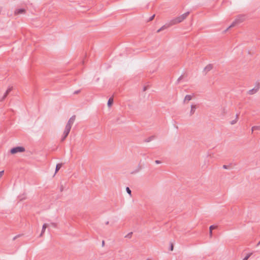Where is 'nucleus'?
Segmentation results:
<instances>
[{
  "label": "nucleus",
  "mask_w": 260,
  "mask_h": 260,
  "mask_svg": "<svg viewBox=\"0 0 260 260\" xmlns=\"http://www.w3.org/2000/svg\"><path fill=\"white\" fill-rule=\"evenodd\" d=\"M245 19V16L244 15H239L237 16L235 20L233 22V23L229 26L228 28L226 30H225V32H226L229 28L233 27L236 25L241 23L243 22Z\"/></svg>",
  "instance_id": "1"
},
{
  "label": "nucleus",
  "mask_w": 260,
  "mask_h": 260,
  "mask_svg": "<svg viewBox=\"0 0 260 260\" xmlns=\"http://www.w3.org/2000/svg\"><path fill=\"white\" fill-rule=\"evenodd\" d=\"M179 22H178V20H177V17L171 20L168 24L167 25H164V26H162V27H161L159 29H158L157 30V32H159L160 31L167 28L168 27H169V26H172V25H175L177 23H179Z\"/></svg>",
  "instance_id": "2"
},
{
  "label": "nucleus",
  "mask_w": 260,
  "mask_h": 260,
  "mask_svg": "<svg viewBox=\"0 0 260 260\" xmlns=\"http://www.w3.org/2000/svg\"><path fill=\"white\" fill-rule=\"evenodd\" d=\"M25 151V148L22 146H17L16 147L12 148L10 150V152L12 154H15L18 152H23Z\"/></svg>",
  "instance_id": "3"
},
{
  "label": "nucleus",
  "mask_w": 260,
  "mask_h": 260,
  "mask_svg": "<svg viewBox=\"0 0 260 260\" xmlns=\"http://www.w3.org/2000/svg\"><path fill=\"white\" fill-rule=\"evenodd\" d=\"M75 118H76L75 115L72 116L70 118V119L69 120V121L66 126V127H65L66 129H68L69 131L71 130L72 126L75 121Z\"/></svg>",
  "instance_id": "4"
},
{
  "label": "nucleus",
  "mask_w": 260,
  "mask_h": 260,
  "mask_svg": "<svg viewBox=\"0 0 260 260\" xmlns=\"http://www.w3.org/2000/svg\"><path fill=\"white\" fill-rule=\"evenodd\" d=\"M259 88H260V84L259 83H258L256 84V85L253 88L249 90L248 93L250 95L253 94L258 91Z\"/></svg>",
  "instance_id": "5"
},
{
  "label": "nucleus",
  "mask_w": 260,
  "mask_h": 260,
  "mask_svg": "<svg viewBox=\"0 0 260 260\" xmlns=\"http://www.w3.org/2000/svg\"><path fill=\"white\" fill-rule=\"evenodd\" d=\"M189 12H187L185 13L184 14L177 17V18L178 20V22L180 23L182 21H183L184 19H185L186 18V17L189 15Z\"/></svg>",
  "instance_id": "6"
},
{
  "label": "nucleus",
  "mask_w": 260,
  "mask_h": 260,
  "mask_svg": "<svg viewBox=\"0 0 260 260\" xmlns=\"http://www.w3.org/2000/svg\"><path fill=\"white\" fill-rule=\"evenodd\" d=\"M70 132V131L67 129L66 128L64 129V131L63 133V136L62 137V138L61 139V141H63L66 139V138L68 136Z\"/></svg>",
  "instance_id": "7"
},
{
  "label": "nucleus",
  "mask_w": 260,
  "mask_h": 260,
  "mask_svg": "<svg viewBox=\"0 0 260 260\" xmlns=\"http://www.w3.org/2000/svg\"><path fill=\"white\" fill-rule=\"evenodd\" d=\"M213 69V65L211 64H208L204 69V72L206 75L207 72L211 71Z\"/></svg>",
  "instance_id": "8"
},
{
  "label": "nucleus",
  "mask_w": 260,
  "mask_h": 260,
  "mask_svg": "<svg viewBox=\"0 0 260 260\" xmlns=\"http://www.w3.org/2000/svg\"><path fill=\"white\" fill-rule=\"evenodd\" d=\"M12 87H10L8 88V89L6 90V92L3 96L2 101L4 100L7 96L8 94L12 91Z\"/></svg>",
  "instance_id": "9"
},
{
  "label": "nucleus",
  "mask_w": 260,
  "mask_h": 260,
  "mask_svg": "<svg viewBox=\"0 0 260 260\" xmlns=\"http://www.w3.org/2000/svg\"><path fill=\"white\" fill-rule=\"evenodd\" d=\"M48 226H49V224H48V223H44L43 225L42 232H41V234L40 235V237L42 236L43 233L45 232L46 228L47 227H48Z\"/></svg>",
  "instance_id": "10"
},
{
  "label": "nucleus",
  "mask_w": 260,
  "mask_h": 260,
  "mask_svg": "<svg viewBox=\"0 0 260 260\" xmlns=\"http://www.w3.org/2000/svg\"><path fill=\"white\" fill-rule=\"evenodd\" d=\"M196 109H197V107L196 105H191V110L190 111V116L192 115L194 113Z\"/></svg>",
  "instance_id": "11"
},
{
  "label": "nucleus",
  "mask_w": 260,
  "mask_h": 260,
  "mask_svg": "<svg viewBox=\"0 0 260 260\" xmlns=\"http://www.w3.org/2000/svg\"><path fill=\"white\" fill-rule=\"evenodd\" d=\"M192 96L191 95H186L185 96V98L183 101V103H185L186 102H189V101H190L192 99Z\"/></svg>",
  "instance_id": "12"
},
{
  "label": "nucleus",
  "mask_w": 260,
  "mask_h": 260,
  "mask_svg": "<svg viewBox=\"0 0 260 260\" xmlns=\"http://www.w3.org/2000/svg\"><path fill=\"white\" fill-rule=\"evenodd\" d=\"M113 98H109L108 101V103H107V105H108V106L109 107H110L111 106V105L113 104Z\"/></svg>",
  "instance_id": "13"
},
{
  "label": "nucleus",
  "mask_w": 260,
  "mask_h": 260,
  "mask_svg": "<svg viewBox=\"0 0 260 260\" xmlns=\"http://www.w3.org/2000/svg\"><path fill=\"white\" fill-rule=\"evenodd\" d=\"M238 114H236V118H235V119H234V120H233L231 121V122H230V123H231V124L232 125H234V124H235L237 122V121H238Z\"/></svg>",
  "instance_id": "14"
},
{
  "label": "nucleus",
  "mask_w": 260,
  "mask_h": 260,
  "mask_svg": "<svg viewBox=\"0 0 260 260\" xmlns=\"http://www.w3.org/2000/svg\"><path fill=\"white\" fill-rule=\"evenodd\" d=\"M62 166V164H58L56 166V169H55V173H56L59 169L61 168Z\"/></svg>",
  "instance_id": "15"
},
{
  "label": "nucleus",
  "mask_w": 260,
  "mask_h": 260,
  "mask_svg": "<svg viewBox=\"0 0 260 260\" xmlns=\"http://www.w3.org/2000/svg\"><path fill=\"white\" fill-rule=\"evenodd\" d=\"M254 130H258L260 131V125L258 126H254L251 128V132L252 133L253 132Z\"/></svg>",
  "instance_id": "16"
},
{
  "label": "nucleus",
  "mask_w": 260,
  "mask_h": 260,
  "mask_svg": "<svg viewBox=\"0 0 260 260\" xmlns=\"http://www.w3.org/2000/svg\"><path fill=\"white\" fill-rule=\"evenodd\" d=\"M154 138V136H151L148 137V138H147L146 139H145L144 141L145 142H149L151 141H152V140H153Z\"/></svg>",
  "instance_id": "17"
},
{
  "label": "nucleus",
  "mask_w": 260,
  "mask_h": 260,
  "mask_svg": "<svg viewBox=\"0 0 260 260\" xmlns=\"http://www.w3.org/2000/svg\"><path fill=\"white\" fill-rule=\"evenodd\" d=\"M25 10L24 9H19L17 10L16 13L17 14H22V13H24L25 12Z\"/></svg>",
  "instance_id": "18"
},
{
  "label": "nucleus",
  "mask_w": 260,
  "mask_h": 260,
  "mask_svg": "<svg viewBox=\"0 0 260 260\" xmlns=\"http://www.w3.org/2000/svg\"><path fill=\"white\" fill-rule=\"evenodd\" d=\"M252 253H248L243 259V260H247L249 257L251 255Z\"/></svg>",
  "instance_id": "19"
},
{
  "label": "nucleus",
  "mask_w": 260,
  "mask_h": 260,
  "mask_svg": "<svg viewBox=\"0 0 260 260\" xmlns=\"http://www.w3.org/2000/svg\"><path fill=\"white\" fill-rule=\"evenodd\" d=\"M183 78V76L181 75V76H180L178 79H177V83L178 84L180 81H181V80H182V79Z\"/></svg>",
  "instance_id": "20"
},
{
  "label": "nucleus",
  "mask_w": 260,
  "mask_h": 260,
  "mask_svg": "<svg viewBox=\"0 0 260 260\" xmlns=\"http://www.w3.org/2000/svg\"><path fill=\"white\" fill-rule=\"evenodd\" d=\"M126 192L129 194H131V189H129V188L128 187H127L126 188Z\"/></svg>",
  "instance_id": "21"
},
{
  "label": "nucleus",
  "mask_w": 260,
  "mask_h": 260,
  "mask_svg": "<svg viewBox=\"0 0 260 260\" xmlns=\"http://www.w3.org/2000/svg\"><path fill=\"white\" fill-rule=\"evenodd\" d=\"M50 225L54 228L57 227V224L54 222H51Z\"/></svg>",
  "instance_id": "22"
},
{
  "label": "nucleus",
  "mask_w": 260,
  "mask_h": 260,
  "mask_svg": "<svg viewBox=\"0 0 260 260\" xmlns=\"http://www.w3.org/2000/svg\"><path fill=\"white\" fill-rule=\"evenodd\" d=\"M215 228H216V226H215L214 225H211L209 228V230H210V231H212V230L215 229Z\"/></svg>",
  "instance_id": "23"
},
{
  "label": "nucleus",
  "mask_w": 260,
  "mask_h": 260,
  "mask_svg": "<svg viewBox=\"0 0 260 260\" xmlns=\"http://www.w3.org/2000/svg\"><path fill=\"white\" fill-rule=\"evenodd\" d=\"M132 232H131V233H128V234L125 236V237H126V238H131V236H132Z\"/></svg>",
  "instance_id": "24"
},
{
  "label": "nucleus",
  "mask_w": 260,
  "mask_h": 260,
  "mask_svg": "<svg viewBox=\"0 0 260 260\" xmlns=\"http://www.w3.org/2000/svg\"><path fill=\"white\" fill-rule=\"evenodd\" d=\"M154 17H155V15L154 14L151 17H150L148 21H152L154 19Z\"/></svg>",
  "instance_id": "25"
},
{
  "label": "nucleus",
  "mask_w": 260,
  "mask_h": 260,
  "mask_svg": "<svg viewBox=\"0 0 260 260\" xmlns=\"http://www.w3.org/2000/svg\"><path fill=\"white\" fill-rule=\"evenodd\" d=\"M4 173V171H0V178L3 176Z\"/></svg>",
  "instance_id": "26"
},
{
  "label": "nucleus",
  "mask_w": 260,
  "mask_h": 260,
  "mask_svg": "<svg viewBox=\"0 0 260 260\" xmlns=\"http://www.w3.org/2000/svg\"><path fill=\"white\" fill-rule=\"evenodd\" d=\"M223 168L224 169H228L229 168V166L223 165Z\"/></svg>",
  "instance_id": "27"
},
{
  "label": "nucleus",
  "mask_w": 260,
  "mask_h": 260,
  "mask_svg": "<svg viewBox=\"0 0 260 260\" xmlns=\"http://www.w3.org/2000/svg\"><path fill=\"white\" fill-rule=\"evenodd\" d=\"M80 92V90H76L74 91V94H78L79 93V92Z\"/></svg>",
  "instance_id": "28"
},
{
  "label": "nucleus",
  "mask_w": 260,
  "mask_h": 260,
  "mask_svg": "<svg viewBox=\"0 0 260 260\" xmlns=\"http://www.w3.org/2000/svg\"><path fill=\"white\" fill-rule=\"evenodd\" d=\"M155 162L156 164H159L160 163V161L159 160H156L155 161Z\"/></svg>",
  "instance_id": "29"
},
{
  "label": "nucleus",
  "mask_w": 260,
  "mask_h": 260,
  "mask_svg": "<svg viewBox=\"0 0 260 260\" xmlns=\"http://www.w3.org/2000/svg\"><path fill=\"white\" fill-rule=\"evenodd\" d=\"M19 237V235H18V236H16L15 237H14L13 238V240H15V239H16V238H17V237Z\"/></svg>",
  "instance_id": "30"
},
{
  "label": "nucleus",
  "mask_w": 260,
  "mask_h": 260,
  "mask_svg": "<svg viewBox=\"0 0 260 260\" xmlns=\"http://www.w3.org/2000/svg\"><path fill=\"white\" fill-rule=\"evenodd\" d=\"M173 244H171V250H173Z\"/></svg>",
  "instance_id": "31"
},
{
  "label": "nucleus",
  "mask_w": 260,
  "mask_h": 260,
  "mask_svg": "<svg viewBox=\"0 0 260 260\" xmlns=\"http://www.w3.org/2000/svg\"><path fill=\"white\" fill-rule=\"evenodd\" d=\"M212 231H210V235L211 237L212 236Z\"/></svg>",
  "instance_id": "32"
},
{
  "label": "nucleus",
  "mask_w": 260,
  "mask_h": 260,
  "mask_svg": "<svg viewBox=\"0 0 260 260\" xmlns=\"http://www.w3.org/2000/svg\"><path fill=\"white\" fill-rule=\"evenodd\" d=\"M104 244H105V242H104V241H102V246H104Z\"/></svg>",
  "instance_id": "33"
},
{
  "label": "nucleus",
  "mask_w": 260,
  "mask_h": 260,
  "mask_svg": "<svg viewBox=\"0 0 260 260\" xmlns=\"http://www.w3.org/2000/svg\"><path fill=\"white\" fill-rule=\"evenodd\" d=\"M146 90V87H144V89H143V90L144 91H145Z\"/></svg>",
  "instance_id": "34"
},
{
  "label": "nucleus",
  "mask_w": 260,
  "mask_h": 260,
  "mask_svg": "<svg viewBox=\"0 0 260 260\" xmlns=\"http://www.w3.org/2000/svg\"><path fill=\"white\" fill-rule=\"evenodd\" d=\"M259 245H260V241H259V242L257 244V246H258Z\"/></svg>",
  "instance_id": "35"
},
{
  "label": "nucleus",
  "mask_w": 260,
  "mask_h": 260,
  "mask_svg": "<svg viewBox=\"0 0 260 260\" xmlns=\"http://www.w3.org/2000/svg\"><path fill=\"white\" fill-rule=\"evenodd\" d=\"M106 224H109V221H107V222H106Z\"/></svg>",
  "instance_id": "36"
}]
</instances>
